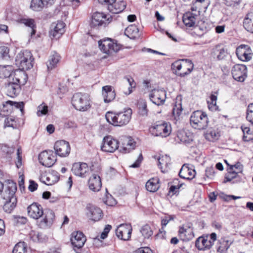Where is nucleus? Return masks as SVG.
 Listing matches in <instances>:
<instances>
[{
    "label": "nucleus",
    "instance_id": "obj_39",
    "mask_svg": "<svg viewBox=\"0 0 253 253\" xmlns=\"http://www.w3.org/2000/svg\"><path fill=\"white\" fill-rule=\"evenodd\" d=\"M18 22L31 28V36L32 37L33 35H35L36 32V25L34 19L31 18H20L18 20Z\"/></svg>",
    "mask_w": 253,
    "mask_h": 253
},
{
    "label": "nucleus",
    "instance_id": "obj_46",
    "mask_svg": "<svg viewBox=\"0 0 253 253\" xmlns=\"http://www.w3.org/2000/svg\"><path fill=\"white\" fill-rule=\"evenodd\" d=\"M17 204V198H13L12 200H6L3 205V209L4 211L10 213L15 208Z\"/></svg>",
    "mask_w": 253,
    "mask_h": 253
},
{
    "label": "nucleus",
    "instance_id": "obj_54",
    "mask_svg": "<svg viewBox=\"0 0 253 253\" xmlns=\"http://www.w3.org/2000/svg\"><path fill=\"white\" fill-rule=\"evenodd\" d=\"M26 248L24 243H19L14 247L12 253H26Z\"/></svg>",
    "mask_w": 253,
    "mask_h": 253
},
{
    "label": "nucleus",
    "instance_id": "obj_53",
    "mask_svg": "<svg viewBox=\"0 0 253 253\" xmlns=\"http://www.w3.org/2000/svg\"><path fill=\"white\" fill-rule=\"evenodd\" d=\"M37 114L40 117L46 115L48 111V107L44 103H42L38 107Z\"/></svg>",
    "mask_w": 253,
    "mask_h": 253
},
{
    "label": "nucleus",
    "instance_id": "obj_38",
    "mask_svg": "<svg viewBox=\"0 0 253 253\" xmlns=\"http://www.w3.org/2000/svg\"><path fill=\"white\" fill-rule=\"evenodd\" d=\"M125 35L131 39H135L139 37V29L135 25H131L125 30Z\"/></svg>",
    "mask_w": 253,
    "mask_h": 253
},
{
    "label": "nucleus",
    "instance_id": "obj_28",
    "mask_svg": "<svg viewBox=\"0 0 253 253\" xmlns=\"http://www.w3.org/2000/svg\"><path fill=\"white\" fill-rule=\"evenodd\" d=\"M195 246L199 250L205 251L211 248L212 243L209 241L208 237L201 236L197 239Z\"/></svg>",
    "mask_w": 253,
    "mask_h": 253
},
{
    "label": "nucleus",
    "instance_id": "obj_25",
    "mask_svg": "<svg viewBox=\"0 0 253 253\" xmlns=\"http://www.w3.org/2000/svg\"><path fill=\"white\" fill-rule=\"evenodd\" d=\"M17 190L16 184L13 181H9L2 194V198L5 200H12V198H16L15 196Z\"/></svg>",
    "mask_w": 253,
    "mask_h": 253
},
{
    "label": "nucleus",
    "instance_id": "obj_8",
    "mask_svg": "<svg viewBox=\"0 0 253 253\" xmlns=\"http://www.w3.org/2000/svg\"><path fill=\"white\" fill-rule=\"evenodd\" d=\"M98 44L100 49L107 54L117 52L120 48L119 44L114 42L109 38L100 40L98 42Z\"/></svg>",
    "mask_w": 253,
    "mask_h": 253
},
{
    "label": "nucleus",
    "instance_id": "obj_6",
    "mask_svg": "<svg viewBox=\"0 0 253 253\" xmlns=\"http://www.w3.org/2000/svg\"><path fill=\"white\" fill-rule=\"evenodd\" d=\"M170 124L165 122H158L149 128L150 133L155 136L166 137L171 133Z\"/></svg>",
    "mask_w": 253,
    "mask_h": 253
},
{
    "label": "nucleus",
    "instance_id": "obj_55",
    "mask_svg": "<svg viewBox=\"0 0 253 253\" xmlns=\"http://www.w3.org/2000/svg\"><path fill=\"white\" fill-rule=\"evenodd\" d=\"M183 60H177L173 63L171 65V68L175 70V73L179 76V72H180L182 67Z\"/></svg>",
    "mask_w": 253,
    "mask_h": 253
},
{
    "label": "nucleus",
    "instance_id": "obj_33",
    "mask_svg": "<svg viewBox=\"0 0 253 253\" xmlns=\"http://www.w3.org/2000/svg\"><path fill=\"white\" fill-rule=\"evenodd\" d=\"M193 67L194 64L191 60L183 59L182 67L179 72V76L183 77L189 74L192 71Z\"/></svg>",
    "mask_w": 253,
    "mask_h": 253
},
{
    "label": "nucleus",
    "instance_id": "obj_62",
    "mask_svg": "<svg viewBox=\"0 0 253 253\" xmlns=\"http://www.w3.org/2000/svg\"><path fill=\"white\" fill-rule=\"evenodd\" d=\"M142 160H143V157H142V154H140L139 155V156H138L137 160L134 163H133V164H132L130 166V167L134 168L139 167L141 162L142 161Z\"/></svg>",
    "mask_w": 253,
    "mask_h": 253
},
{
    "label": "nucleus",
    "instance_id": "obj_17",
    "mask_svg": "<svg viewBox=\"0 0 253 253\" xmlns=\"http://www.w3.org/2000/svg\"><path fill=\"white\" fill-rule=\"evenodd\" d=\"M86 214L87 216L92 221H98L103 217L102 210L95 206L88 204L86 206Z\"/></svg>",
    "mask_w": 253,
    "mask_h": 253
},
{
    "label": "nucleus",
    "instance_id": "obj_63",
    "mask_svg": "<svg viewBox=\"0 0 253 253\" xmlns=\"http://www.w3.org/2000/svg\"><path fill=\"white\" fill-rule=\"evenodd\" d=\"M136 253H153L152 251L148 247L140 248L136 251Z\"/></svg>",
    "mask_w": 253,
    "mask_h": 253
},
{
    "label": "nucleus",
    "instance_id": "obj_23",
    "mask_svg": "<svg viewBox=\"0 0 253 253\" xmlns=\"http://www.w3.org/2000/svg\"><path fill=\"white\" fill-rule=\"evenodd\" d=\"M53 2V0H31L30 8L34 11H41Z\"/></svg>",
    "mask_w": 253,
    "mask_h": 253
},
{
    "label": "nucleus",
    "instance_id": "obj_35",
    "mask_svg": "<svg viewBox=\"0 0 253 253\" xmlns=\"http://www.w3.org/2000/svg\"><path fill=\"white\" fill-rule=\"evenodd\" d=\"M243 24L248 32L253 33V12H249L246 15Z\"/></svg>",
    "mask_w": 253,
    "mask_h": 253
},
{
    "label": "nucleus",
    "instance_id": "obj_5",
    "mask_svg": "<svg viewBox=\"0 0 253 253\" xmlns=\"http://www.w3.org/2000/svg\"><path fill=\"white\" fill-rule=\"evenodd\" d=\"M190 121L193 127L200 130L206 128L209 123L207 114L199 110L192 113Z\"/></svg>",
    "mask_w": 253,
    "mask_h": 253
},
{
    "label": "nucleus",
    "instance_id": "obj_22",
    "mask_svg": "<svg viewBox=\"0 0 253 253\" xmlns=\"http://www.w3.org/2000/svg\"><path fill=\"white\" fill-rule=\"evenodd\" d=\"M65 23L62 21L52 23L49 32L50 37L56 39L59 38L65 32Z\"/></svg>",
    "mask_w": 253,
    "mask_h": 253
},
{
    "label": "nucleus",
    "instance_id": "obj_3",
    "mask_svg": "<svg viewBox=\"0 0 253 253\" xmlns=\"http://www.w3.org/2000/svg\"><path fill=\"white\" fill-rule=\"evenodd\" d=\"M91 99L89 94L85 93H75L72 99V103L74 108L80 111L84 112L91 107Z\"/></svg>",
    "mask_w": 253,
    "mask_h": 253
},
{
    "label": "nucleus",
    "instance_id": "obj_36",
    "mask_svg": "<svg viewBox=\"0 0 253 253\" xmlns=\"http://www.w3.org/2000/svg\"><path fill=\"white\" fill-rule=\"evenodd\" d=\"M225 162L229 167L227 168V173L226 174L225 177L226 180H224V182H226L227 181H231L232 179L237 177V172L234 170V169H237V163H236L234 165H230L227 163V161L225 160Z\"/></svg>",
    "mask_w": 253,
    "mask_h": 253
},
{
    "label": "nucleus",
    "instance_id": "obj_13",
    "mask_svg": "<svg viewBox=\"0 0 253 253\" xmlns=\"http://www.w3.org/2000/svg\"><path fill=\"white\" fill-rule=\"evenodd\" d=\"M151 101L159 106L164 104L166 99V92L162 89H154L149 94Z\"/></svg>",
    "mask_w": 253,
    "mask_h": 253
},
{
    "label": "nucleus",
    "instance_id": "obj_64",
    "mask_svg": "<svg viewBox=\"0 0 253 253\" xmlns=\"http://www.w3.org/2000/svg\"><path fill=\"white\" fill-rule=\"evenodd\" d=\"M38 184L35 181L33 180L30 181V184L28 187L29 190L31 192H34L37 189Z\"/></svg>",
    "mask_w": 253,
    "mask_h": 253
},
{
    "label": "nucleus",
    "instance_id": "obj_26",
    "mask_svg": "<svg viewBox=\"0 0 253 253\" xmlns=\"http://www.w3.org/2000/svg\"><path fill=\"white\" fill-rule=\"evenodd\" d=\"M178 174L183 179L191 180L195 176L196 172L193 169L189 167L188 165L184 164L181 167Z\"/></svg>",
    "mask_w": 253,
    "mask_h": 253
},
{
    "label": "nucleus",
    "instance_id": "obj_11",
    "mask_svg": "<svg viewBox=\"0 0 253 253\" xmlns=\"http://www.w3.org/2000/svg\"><path fill=\"white\" fill-rule=\"evenodd\" d=\"M119 147V142L118 140L110 136H107L104 137L101 149L104 152L113 153L118 149Z\"/></svg>",
    "mask_w": 253,
    "mask_h": 253
},
{
    "label": "nucleus",
    "instance_id": "obj_61",
    "mask_svg": "<svg viewBox=\"0 0 253 253\" xmlns=\"http://www.w3.org/2000/svg\"><path fill=\"white\" fill-rule=\"evenodd\" d=\"M39 235V232L36 231H31L29 233L30 239L35 242H39V239H37V236Z\"/></svg>",
    "mask_w": 253,
    "mask_h": 253
},
{
    "label": "nucleus",
    "instance_id": "obj_42",
    "mask_svg": "<svg viewBox=\"0 0 253 253\" xmlns=\"http://www.w3.org/2000/svg\"><path fill=\"white\" fill-rule=\"evenodd\" d=\"M13 69L10 65H0V78H8L10 80L11 77L13 75L12 72Z\"/></svg>",
    "mask_w": 253,
    "mask_h": 253
},
{
    "label": "nucleus",
    "instance_id": "obj_9",
    "mask_svg": "<svg viewBox=\"0 0 253 253\" xmlns=\"http://www.w3.org/2000/svg\"><path fill=\"white\" fill-rule=\"evenodd\" d=\"M111 16L102 12H96L92 15L90 26L92 27L105 26L111 21Z\"/></svg>",
    "mask_w": 253,
    "mask_h": 253
},
{
    "label": "nucleus",
    "instance_id": "obj_34",
    "mask_svg": "<svg viewBox=\"0 0 253 253\" xmlns=\"http://www.w3.org/2000/svg\"><path fill=\"white\" fill-rule=\"evenodd\" d=\"M170 162V158L167 155L162 156L159 157L158 159V166L162 172L165 173L169 170Z\"/></svg>",
    "mask_w": 253,
    "mask_h": 253
},
{
    "label": "nucleus",
    "instance_id": "obj_29",
    "mask_svg": "<svg viewBox=\"0 0 253 253\" xmlns=\"http://www.w3.org/2000/svg\"><path fill=\"white\" fill-rule=\"evenodd\" d=\"M243 132V140L248 142L253 140V125L243 124L241 126Z\"/></svg>",
    "mask_w": 253,
    "mask_h": 253
},
{
    "label": "nucleus",
    "instance_id": "obj_16",
    "mask_svg": "<svg viewBox=\"0 0 253 253\" xmlns=\"http://www.w3.org/2000/svg\"><path fill=\"white\" fill-rule=\"evenodd\" d=\"M253 55V52L249 45L241 44L238 46V59L248 62L252 59Z\"/></svg>",
    "mask_w": 253,
    "mask_h": 253
},
{
    "label": "nucleus",
    "instance_id": "obj_24",
    "mask_svg": "<svg viewBox=\"0 0 253 253\" xmlns=\"http://www.w3.org/2000/svg\"><path fill=\"white\" fill-rule=\"evenodd\" d=\"M72 171L75 175L84 177L88 172L89 168L85 163H76L73 165Z\"/></svg>",
    "mask_w": 253,
    "mask_h": 253
},
{
    "label": "nucleus",
    "instance_id": "obj_19",
    "mask_svg": "<svg viewBox=\"0 0 253 253\" xmlns=\"http://www.w3.org/2000/svg\"><path fill=\"white\" fill-rule=\"evenodd\" d=\"M42 219L40 222L39 225L42 228L50 227L53 224L55 219L54 212L51 210H45Z\"/></svg>",
    "mask_w": 253,
    "mask_h": 253
},
{
    "label": "nucleus",
    "instance_id": "obj_18",
    "mask_svg": "<svg viewBox=\"0 0 253 253\" xmlns=\"http://www.w3.org/2000/svg\"><path fill=\"white\" fill-rule=\"evenodd\" d=\"M70 240L74 249L76 251V248L79 249L84 246L86 238L82 232L76 231L72 233Z\"/></svg>",
    "mask_w": 253,
    "mask_h": 253
},
{
    "label": "nucleus",
    "instance_id": "obj_2",
    "mask_svg": "<svg viewBox=\"0 0 253 253\" xmlns=\"http://www.w3.org/2000/svg\"><path fill=\"white\" fill-rule=\"evenodd\" d=\"M132 114L130 108L120 112L108 111L105 114V118L109 124L115 126H122L129 122Z\"/></svg>",
    "mask_w": 253,
    "mask_h": 253
},
{
    "label": "nucleus",
    "instance_id": "obj_15",
    "mask_svg": "<svg viewBox=\"0 0 253 253\" xmlns=\"http://www.w3.org/2000/svg\"><path fill=\"white\" fill-rule=\"evenodd\" d=\"M192 224L188 223L180 227L178 231L179 236L183 241H189L194 237Z\"/></svg>",
    "mask_w": 253,
    "mask_h": 253
},
{
    "label": "nucleus",
    "instance_id": "obj_12",
    "mask_svg": "<svg viewBox=\"0 0 253 253\" xmlns=\"http://www.w3.org/2000/svg\"><path fill=\"white\" fill-rule=\"evenodd\" d=\"M54 149L56 154L61 157L68 156L71 151L69 142L65 140L56 141L54 145Z\"/></svg>",
    "mask_w": 253,
    "mask_h": 253
},
{
    "label": "nucleus",
    "instance_id": "obj_40",
    "mask_svg": "<svg viewBox=\"0 0 253 253\" xmlns=\"http://www.w3.org/2000/svg\"><path fill=\"white\" fill-rule=\"evenodd\" d=\"M195 15L190 12L185 13L183 16V22L186 26L192 27L195 25Z\"/></svg>",
    "mask_w": 253,
    "mask_h": 253
},
{
    "label": "nucleus",
    "instance_id": "obj_41",
    "mask_svg": "<svg viewBox=\"0 0 253 253\" xmlns=\"http://www.w3.org/2000/svg\"><path fill=\"white\" fill-rule=\"evenodd\" d=\"M220 135L219 131L218 129L215 128H209L205 134L206 139L210 141H214L218 140Z\"/></svg>",
    "mask_w": 253,
    "mask_h": 253
},
{
    "label": "nucleus",
    "instance_id": "obj_60",
    "mask_svg": "<svg viewBox=\"0 0 253 253\" xmlns=\"http://www.w3.org/2000/svg\"><path fill=\"white\" fill-rule=\"evenodd\" d=\"M112 227L110 225H106L105 226V228L104 229L103 231L101 234V238L102 239H104L107 237L108 234L110 231Z\"/></svg>",
    "mask_w": 253,
    "mask_h": 253
},
{
    "label": "nucleus",
    "instance_id": "obj_27",
    "mask_svg": "<svg viewBox=\"0 0 253 253\" xmlns=\"http://www.w3.org/2000/svg\"><path fill=\"white\" fill-rule=\"evenodd\" d=\"M88 184L89 189L92 191H99L102 186L100 177L95 174H92L88 180Z\"/></svg>",
    "mask_w": 253,
    "mask_h": 253
},
{
    "label": "nucleus",
    "instance_id": "obj_49",
    "mask_svg": "<svg viewBox=\"0 0 253 253\" xmlns=\"http://www.w3.org/2000/svg\"><path fill=\"white\" fill-rule=\"evenodd\" d=\"M122 5L118 6V4L115 2L110 5H108V10L113 13H119L122 12L125 8V5L124 2H122Z\"/></svg>",
    "mask_w": 253,
    "mask_h": 253
},
{
    "label": "nucleus",
    "instance_id": "obj_4",
    "mask_svg": "<svg viewBox=\"0 0 253 253\" xmlns=\"http://www.w3.org/2000/svg\"><path fill=\"white\" fill-rule=\"evenodd\" d=\"M34 58L31 52L25 50L20 51L17 55L15 59L16 65L19 68L18 70L25 72L33 67Z\"/></svg>",
    "mask_w": 253,
    "mask_h": 253
},
{
    "label": "nucleus",
    "instance_id": "obj_1",
    "mask_svg": "<svg viewBox=\"0 0 253 253\" xmlns=\"http://www.w3.org/2000/svg\"><path fill=\"white\" fill-rule=\"evenodd\" d=\"M27 80L28 76L25 72L15 70L5 85L6 94L11 97L17 96L20 91L21 86L25 85Z\"/></svg>",
    "mask_w": 253,
    "mask_h": 253
},
{
    "label": "nucleus",
    "instance_id": "obj_58",
    "mask_svg": "<svg viewBox=\"0 0 253 253\" xmlns=\"http://www.w3.org/2000/svg\"><path fill=\"white\" fill-rule=\"evenodd\" d=\"M214 169L212 167H210L206 168L205 170L206 176L209 178H212L214 176Z\"/></svg>",
    "mask_w": 253,
    "mask_h": 253
},
{
    "label": "nucleus",
    "instance_id": "obj_43",
    "mask_svg": "<svg viewBox=\"0 0 253 253\" xmlns=\"http://www.w3.org/2000/svg\"><path fill=\"white\" fill-rule=\"evenodd\" d=\"M60 59V57L58 53L54 52L52 55H51L47 62L48 70H52L53 68H55L57 64L59 62Z\"/></svg>",
    "mask_w": 253,
    "mask_h": 253
},
{
    "label": "nucleus",
    "instance_id": "obj_20",
    "mask_svg": "<svg viewBox=\"0 0 253 253\" xmlns=\"http://www.w3.org/2000/svg\"><path fill=\"white\" fill-rule=\"evenodd\" d=\"M28 215L34 219L40 218L43 214L42 206L37 203H33L27 208Z\"/></svg>",
    "mask_w": 253,
    "mask_h": 253
},
{
    "label": "nucleus",
    "instance_id": "obj_52",
    "mask_svg": "<svg viewBox=\"0 0 253 253\" xmlns=\"http://www.w3.org/2000/svg\"><path fill=\"white\" fill-rule=\"evenodd\" d=\"M140 232L145 238H149L153 234V231L150 226L148 224L142 226Z\"/></svg>",
    "mask_w": 253,
    "mask_h": 253
},
{
    "label": "nucleus",
    "instance_id": "obj_48",
    "mask_svg": "<svg viewBox=\"0 0 253 253\" xmlns=\"http://www.w3.org/2000/svg\"><path fill=\"white\" fill-rule=\"evenodd\" d=\"M4 122V127H11L13 128H16L18 127L16 120L15 118L12 116L5 117Z\"/></svg>",
    "mask_w": 253,
    "mask_h": 253
},
{
    "label": "nucleus",
    "instance_id": "obj_37",
    "mask_svg": "<svg viewBox=\"0 0 253 253\" xmlns=\"http://www.w3.org/2000/svg\"><path fill=\"white\" fill-rule=\"evenodd\" d=\"M159 178L157 177L152 178L146 183L145 187L147 191L150 192L157 191L160 187Z\"/></svg>",
    "mask_w": 253,
    "mask_h": 253
},
{
    "label": "nucleus",
    "instance_id": "obj_14",
    "mask_svg": "<svg viewBox=\"0 0 253 253\" xmlns=\"http://www.w3.org/2000/svg\"><path fill=\"white\" fill-rule=\"evenodd\" d=\"M132 228L130 224H121L116 230V234L120 239L127 241L131 237Z\"/></svg>",
    "mask_w": 253,
    "mask_h": 253
},
{
    "label": "nucleus",
    "instance_id": "obj_30",
    "mask_svg": "<svg viewBox=\"0 0 253 253\" xmlns=\"http://www.w3.org/2000/svg\"><path fill=\"white\" fill-rule=\"evenodd\" d=\"M102 94L105 103L110 102L114 99L116 96L115 92L110 85L103 86Z\"/></svg>",
    "mask_w": 253,
    "mask_h": 253
},
{
    "label": "nucleus",
    "instance_id": "obj_50",
    "mask_svg": "<svg viewBox=\"0 0 253 253\" xmlns=\"http://www.w3.org/2000/svg\"><path fill=\"white\" fill-rule=\"evenodd\" d=\"M217 96L214 94H211L210 96V100L208 101V108L211 111H216L218 110V107L216 105Z\"/></svg>",
    "mask_w": 253,
    "mask_h": 253
},
{
    "label": "nucleus",
    "instance_id": "obj_21",
    "mask_svg": "<svg viewBox=\"0 0 253 253\" xmlns=\"http://www.w3.org/2000/svg\"><path fill=\"white\" fill-rule=\"evenodd\" d=\"M175 140L178 143L187 145L193 141V134L184 130H179L177 132Z\"/></svg>",
    "mask_w": 253,
    "mask_h": 253
},
{
    "label": "nucleus",
    "instance_id": "obj_47",
    "mask_svg": "<svg viewBox=\"0 0 253 253\" xmlns=\"http://www.w3.org/2000/svg\"><path fill=\"white\" fill-rule=\"evenodd\" d=\"M247 77V68L243 64H238V82H243Z\"/></svg>",
    "mask_w": 253,
    "mask_h": 253
},
{
    "label": "nucleus",
    "instance_id": "obj_7",
    "mask_svg": "<svg viewBox=\"0 0 253 253\" xmlns=\"http://www.w3.org/2000/svg\"><path fill=\"white\" fill-rule=\"evenodd\" d=\"M19 109L21 112L23 111L24 103L23 102H17L12 101H7L0 106V116L2 117L9 116L13 111V108Z\"/></svg>",
    "mask_w": 253,
    "mask_h": 253
},
{
    "label": "nucleus",
    "instance_id": "obj_56",
    "mask_svg": "<svg viewBox=\"0 0 253 253\" xmlns=\"http://www.w3.org/2000/svg\"><path fill=\"white\" fill-rule=\"evenodd\" d=\"M246 118L249 122L253 124V103L248 106Z\"/></svg>",
    "mask_w": 253,
    "mask_h": 253
},
{
    "label": "nucleus",
    "instance_id": "obj_59",
    "mask_svg": "<svg viewBox=\"0 0 253 253\" xmlns=\"http://www.w3.org/2000/svg\"><path fill=\"white\" fill-rule=\"evenodd\" d=\"M17 156L18 161L16 163V166L18 168L21 167L22 165V150L20 147L17 150Z\"/></svg>",
    "mask_w": 253,
    "mask_h": 253
},
{
    "label": "nucleus",
    "instance_id": "obj_32",
    "mask_svg": "<svg viewBox=\"0 0 253 253\" xmlns=\"http://www.w3.org/2000/svg\"><path fill=\"white\" fill-rule=\"evenodd\" d=\"M135 142L130 137H125L123 139L120 152L123 153H129L134 149Z\"/></svg>",
    "mask_w": 253,
    "mask_h": 253
},
{
    "label": "nucleus",
    "instance_id": "obj_51",
    "mask_svg": "<svg viewBox=\"0 0 253 253\" xmlns=\"http://www.w3.org/2000/svg\"><path fill=\"white\" fill-rule=\"evenodd\" d=\"M9 49L7 46L0 47V60H7L9 59Z\"/></svg>",
    "mask_w": 253,
    "mask_h": 253
},
{
    "label": "nucleus",
    "instance_id": "obj_44",
    "mask_svg": "<svg viewBox=\"0 0 253 253\" xmlns=\"http://www.w3.org/2000/svg\"><path fill=\"white\" fill-rule=\"evenodd\" d=\"M182 111L181 105V96H178L176 98V102L173 108L172 113L175 118L179 117Z\"/></svg>",
    "mask_w": 253,
    "mask_h": 253
},
{
    "label": "nucleus",
    "instance_id": "obj_10",
    "mask_svg": "<svg viewBox=\"0 0 253 253\" xmlns=\"http://www.w3.org/2000/svg\"><path fill=\"white\" fill-rule=\"evenodd\" d=\"M40 163L46 167H51L56 161V157L52 150L44 151L39 155Z\"/></svg>",
    "mask_w": 253,
    "mask_h": 253
},
{
    "label": "nucleus",
    "instance_id": "obj_45",
    "mask_svg": "<svg viewBox=\"0 0 253 253\" xmlns=\"http://www.w3.org/2000/svg\"><path fill=\"white\" fill-rule=\"evenodd\" d=\"M219 246L217 251L221 253H224L229 248L232 244V241L229 240L227 238H222L219 240Z\"/></svg>",
    "mask_w": 253,
    "mask_h": 253
},
{
    "label": "nucleus",
    "instance_id": "obj_31",
    "mask_svg": "<svg viewBox=\"0 0 253 253\" xmlns=\"http://www.w3.org/2000/svg\"><path fill=\"white\" fill-rule=\"evenodd\" d=\"M40 179L42 183L47 185H51L59 180V177L50 173H43Z\"/></svg>",
    "mask_w": 253,
    "mask_h": 253
},
{
    "label": "nucleus",
    "instance_id": "obj_57",
    "mask_svg": "<svg viewBox=\"0 0 253 253\" xmlns=\"http://www.w3.org/2000/svg\"><path fill=\"white\" fill-rule=\"evenodd\" d=\"M139 113L142 116H146L147 115L148 110L146 102H141L139 104Z\"/></svg>",
    "mask_w": 253,
    "mask_h": 253
}]
</instances>
